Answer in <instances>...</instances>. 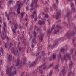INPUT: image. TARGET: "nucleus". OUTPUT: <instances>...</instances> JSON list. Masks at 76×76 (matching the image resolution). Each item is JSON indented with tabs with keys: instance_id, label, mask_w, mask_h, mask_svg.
Masks as SVG:
<instances>
[{
	"instance_id": "f257e3e1",
	"label": "nucleus",
	"mask_w": 76,
	"mask_h": 76,
	"mask_svg": "<svg viewBox=\"0 0 76 76\" xmlns=\"http://www.w3.org/2000/svg\"><path fill=\"white\" fill-rule=\"evenodd\" d=\"M64 57H63V56H62L61 54L60 53L58 55L57 57L58 60H60L61 58L62 63H63L64 60H66V57H68L69 60H70V58H71V57L70 56H69V53H66L65 54H64Z\"/></svg>"
},
{
	"instance_id": "f03ea898",
	"label": "nucleus",
	"mask_w": 76,
	"mask_h": 76,
	"mask_svg": "<svg viewBox=\"0 0 76 76\" xmlns=\"http://www.w3.org/2000/svg\"><path fill=\"white\" fill-rule=\"evenodd\" d=\"M13 68L12 67H11L9 68H7L6 70V73L7 74V75L9 76H14L16 74V71H14L13 73H12L11 71L12 70Z\"/></svg>"
},
{
	"instance_id": "7ed1b4c3",
	"label": "nucleus",
	"mask_w": 76,
	"mask_h": 76,
	"mask_svg": "<svg viewBox=\"0 0 76 76\" xmlns=\"http://www.w3.org/2000/svg\"><path fill=\"white\" fill-rule=\"evenodd\" d=\"M11 51L12 54H14L15 56H16L17 55L19 54V53L18 52V50L17 49H15L14 50V48H12L11 49Z\"/></svg>"
},
{
	"instance_id": "20e7f679",
	"label": "nucleus",
	"mask_w": 76,
	"mask_h": 76,
	"mask_svg": "<svg viewBox=\"0 0 76 76\" xmlns=\"http://www.w3.org/2000/svg\"><path fill=\"white\" fill-rule=\"evenodd\" d=\"M74 34H75V32H74V31H72L71 32L68 31L65 35V36L66 37H72V35H74Z\"/></svg>"
},
{
	"instance_id": "39448f33",
	"label": "nucleus",
	"mask_w": 76,
	"mask_h": 76,
	"mask_svg": "<svg viewBox=\"0 0 76 76\" xmlns=\"http://www.w3.org/2000/svg\"><path fill=\"white\" fill-rule=\"evenodd\" d=\"M23 5V4L21 3H19L17 4V6L18 7V8L17 9V12L18 14H20V8L21 7V6Z\"/></svg>"
},
{
	"instance_id": "423d86ee",
	"label": "nucleus",
	"mask_w": 76,
	"mask_h": 76,
	"mask_svg": "<svg viewBox=\"0 0 76 76\" xmlns=\"http://www.w3.org/2000/svg\"><path fill=\"white\" fill-rule=\"evenodd\" d=\"M21 65H22V63L20 62L19 59L17 58V62L16 64V66H19V68H20L21 67Z\"/></svg>"
},
{
	"instance_id": "0eeeda50",
	"label": "nucleus",
	"mask_w": 76,
	"mask_h": 76,
	"mask_svg": "<svg viewBox=\"0 0 76 76\" xmlns=\"http://www.w3.org/2000/svg\"><path fill=\"white\" fill-rule=\"evenodd\" d=\"M57 41L56 40H55V44L53 45V47L51 46V45H50L48 46V48H53V47L56 48L57 47Z\"/></svg>"
},
{
	"instance_id": "6e6552de",
	"label": "nucleus",
	"mask_w": 76,
	"mask_h": 76,
	"mask_svg": "<svg viewBox=\"0 0 76 76\" xmlns=\"http://www.w3.org/2000/svg\"><path fill=\"white\" fill-rule=\"evenodd\" d=\"M71 7L72 8V12L73 13L75 12H76V9L75 8V6L73 3L71 4Z\"/></svg>"
},
{
	"instance_id": "1a4fd4ad",
	"label": "nucleus",
	"mask_w": 76,
	"mask_h": 76,
	"mask_svg": "<svg viewBox=\"0 0 76 76\" xmlns=\"http://www.w3.org/2000/svg\"><path fill=\"white\" fill-rule=\"evenodd\" d=\"M36 35H37L36 32H35V31H34L33 32V35L34 37H33V39L32 41V42L33 43H35V39H36V38H37L36 37Z\"/></svg>"
},
{
	"instance_id": "9d476101",
	"label": "nucleus",
	"mask_w": 76,
	"mask_h": 76,
	"mask_svg": "<svg viewBox=\"0 0 76 76\" xmlns=\"http://www.w3.org/2000/svg\"><path fill=\"white\" fill-rule=\"evenodd\" d=\"M38 1V0H34V1H33L32 2V3L31 4V7H32V6H33L34 3V4H37V3Z\"/></svg>"
},
{
	"instance_id": "9b49d317",
	"label": "nucleus",
	"mask_w": 76,
	"mask_h": 76,
	"mask_svg": "<svg viewBox=\"0 0 76 76\" xmlns=\"http://www.w3.org/2000/svg\"><path fill=\"white\" fill-rule=\"evenodd\" d=\"M38 23L39 24V25H40L41 26L43 24H44L45 23V22H44V20L42 21H41L39 20V21Z\"/></svg>"
},
{
	"instance_id": "f8f14e48",
	"label": "nucleus",
	"mask_w": 76,
	"mask_h": 76,
	"mask_svg": "<svg viewBox=\"0 0 76 76\" xmlns=\"http://www.w3.org/2000/svg\"><path fill=\"white\" fill-rule=\"evenodd\" d=\"M70 62L69 63V67L70 69H71V68H72V65H73V63L72 61L71 60H70Z\"/></svg>"
},
{
	"instance_id": "ddd939ff",
	"label": "nucleus",
	"mask_w": 76,
	"mask_h": 76,
	"mask_svg": "<svg viewBox=\"0 0 76 76\" xmlns=\"http://www.w3.org/2000/svg\"><path fill=\"white\" fill-rule=\"evenodd\" d=\"M60 16H61L60 13L58 12H57V15L56 17V19H58L59 18H60Z\"/></svg>"
},
{
	"instance_id": "4468645a",
	"label": "nucleus",
	"mask_w": 76,
	"mask_h": 76,
	"mask_svg": "<svg viewBox=\"0 0 76 76\" xmlns=\"http://www.w3.org/2000/svg\"><path fill=\"white\" fill-rule=\"evenodd\" d=\"M42 67H44L43 68V69H45L46 68V65H45V64H43L42 65H41L39 67V69H40V68H42Z\"/></svg>"
},
{
	"instance_id": "2eb2a0df",
	"label": "nucleus",
	"mask_w": 76,
	"mask_h": 76,
	"mask_svg": "<svg viewBox=\"0 0 76 76\" xmlns=\"http://www.w3.org/2000/svg\"><path fill=\"white\" fill-rule=\"evenodd\" d=\"M44 36V34H41V37H39V38L40 40H41V42H42L43 40V36Z\"/></svg>"
},
{
	"instance_id": "dca6fc26",
	"label": "nucleus",
	"mask_w": 76,
	"mask_h": 76,
	"mask_svg": "<svg viewBox=\"0 0 76 76\" xmlns=\"http://www.w3.org/2000/svg\"><path fill=\"white\" fill-rule=\"evenodd\" d=\"M71 21H72V18L71 17L68 18V23H69V27H70V24L69 23L71 22Z\"/></svg>"
},
{
	"instance_id": "f3484780",
	"label": "nucleus",
	"mask_w": 76,
	"mask_h": 76,
	"mask_svg": "<svg viewBox=\"0 0 76 76\" xmlns=\"http://www.w3.org/2000/svg\"><path fill=\"white\" fill-rule=\"evenodd\" d=\"M22 37H20V40H21V41H22L23 39V38H24V35H23V34H24V31H23L22 32Z\"/></svg>"
},
{
	"instance_id": "a211bd4d",
	"label": "nucleus",
	"mask_w": 76,
	"mask_h": 76,
	"mask_svg": "<svg viewBox=\"0 0 76 76\" xmlns=\"http://www.w3.org/2000/svg\"><path fill=\"white\" fill-rule=\"evenodd\" d=\"M61 72L62 73L63 75H65L66 73V72H67V71L65 70V69H62L61 70Z\"/></svg>"
},
{
	"instance_id": "6ab92c4d",
	"label": "nucleus",
	"mask_w": 76,
	"mask_h": 76,
	"mask_svg": "<svg viewBox=\"0 0 76 76\" xmlns=\"http://www.w3.org/2000/svg\"><path fill=\"white\" fill-rule=\"evenodd\" d=\"M43 57L42 58V60L43 61H45V60H46V58H45V57H47V55H46V54H44L43 55Z\"/></svg>"
},
{
	"instance_id": "aec40b11",
	"label": "nucleus",
	"mask_w": 76,
	"mask_h": 76,
	"mask_svg": "<svg viewBox=\"0 0 76 76\" xmlns=\"http://www.w3.org/2000/svg\"><path fill=\"white\" fill-rule=\"evenodd\" d=\"M33 50V48H32L31 47H29L27 51V53H29V50H30V51H31L32 50Z\"/></svg>"
},
{
	"instance_id": "412c9836",
	"label": "nucleus",
	"mask_w": 76,
	"mask_h": 76,
	"mask_svg": "<svg viewBox=\"0 0 76 76\" xmlns=\"http://www.w3.org/2000/svg\"><path fill=\"white\" fill-rule=\"evenodd\" d=\"M56 28H60V29H61V28H63V26H61L59 25H56Z\"/></svg>"
},
{
	"instance_id": "4be33fe9",
	"label": "nucleus",
	"mask_w": 76,
	"mask_h": 76,
	"mask_svg": "<svg viewBox=\"0 0 76 76\" xmlns=\"http://www.w3.org/2000/svg\"><path fill=\"white\" fill-rule=\"evenodd\" d=\"M12 56L10 54L8 57V60L9 61H11L12 60Z\"/></svg>"
},
{
	"instance_id": "5701e85b",
	"label": "nucleus",
	"mask_w": 76,
	"mask_h": 76,
	"mask_svg": "<svg viewBox=\"0 0 76 76\" xmlns=\"http://www.w3.org/2000/svg\"><path fill=\"white\" fill-rule=\"evenodd\" d=\"M70 15V13L69 11H67L66 15V17H69Z\"/></svg>"
},
{
	"instance_id": "b1692460",
	"label": "nucleus",
	"mask_w": 76,
	"mask_h": 76,
	"mask_svg": "<svg viewBox=\"0 0 76 76\" xmlns=\"http://www.w3.org/2000/svg\"><path fill=\"white\" fill-rule=\"evenodd\" d=\"M52 59L53 60H54L55 59H56V55H54V54H53L52 56Z\"/></svg>"
},
{
	"instance_id": "393cba45",
	"label": "nucleus",
	"mask_w": 76,
	"mask_h": 76,
	"mask_svg": "<svg viewBox=\"0 0 76 76\" xmlns=\"http://www.w3.org/2000/svg\"><path fill=\"white\" fill-rule=\"evenodd\" d=\"M23 64H25L26 63V59L25 57L23 58Z\"/></svg>"
},
{
	"instance_id": "a878e982",
	"label": "nucleus",
	"mask_w": 76,
	"mask_h": 76,
	"mask_svg": "<svg viewBox=\"0 0 76 76\" xmlns=\"http://www.w3.org/2000/svg\"><path fill=\"white\" fill-rule=\"evenodd\" d=\"M38 70V69H36L35 71H33L32 73H33V74H37V70Z\"/></svg>"
},
{
	"instance_id": "bb28decb",
	"label": "nucleus",
	"mask_w": 76,
	"mask_h": 76,
	"mask_svg": "<svg viewBox=\"0 0 76 76\" xmlns=\"http://www.w3.org/2000/svg\"><path fill=\"white\" fill-rule=\"evenodd\" d=\"M53 7H54V8H55L56 11H57V10H58V8L56 6L55 4H53Z\"/></svg>"
},
{
	"instance_id": "cd10ccee",
	"label": "nucleus",
	"mask_w": 76,
	"mask_h": 76,
	"mask_svg": "<svg viewBox=\"0 0 76 76\" xmlns=\"http://www.w3.org/2000/svg\"><path fill=\"white\" fill-rule=\"evenodd\" d=\"M13 0L9 1H8V4H9V6H10V4H11L12 3H13Z\"/></svg>"
},
{
	"instance_id": "c85d7f7f",
	"label": "nucleus",
	"mask_w": 76,
	"mask_h": 76,
	"mask_svg": "<svg viewBox=\"0 0 76 76\" xmlns=\"http://www.w3.org/2000/svg\"><path fill=\"white\" fill-rule=\"evenodd\" d=\"M5 14H6V16H7V17L8 19V20H9V19H10V18H9V15H7V12H5Z\"/></svg>"
},
{
	"instance_id": "c756f323",
	"label": "nucleus",
	"mask_w": 76,
	"mask_h": 76,
	"mask_svg": "<svg viewBox=\"0 0 76 76\" xmlns=\"http://www.w3.org/2000/svg\"><path fill=\"white\" fill-rule=\"evenodd\" d=\"M4 46L5 48H7V43H6L4 44Z\"/></svg>"
},
{
	"instance_id": "7c9ffc66",
	"label": "nucleus",
	"mask_w": 76,
	"mask_h": 76,
	"mask_svg": "<svg viewBox=\"0 0 76 76\" xmlns=\"http://www.w3.org/2000/svg\"><path fill=\"white\" fill-rule=\"evenodd\" d=\"M59 32V30H58L57 31H56L55 30L54 31V34H57V32Z\"/></svg>"
},
{
	"instance_id": "2f4dec72",
	"label": "nucleus",
	"mask_w": 76,
	"mask_h": 76,
	"mask_svg": "<svg viewBox=\"0 0 76 76\" xmlns=\"http://www.w3.org/2000/svg\"><path fill=\"white\" fill-rule=\"evenodd\" d=\"M14 26L15 27V29H17V24H14Z\"/></svg>"
},
{
	"instance_id": "473e14b6",
	"label": "nucleus",
	"mask_w": 76,
	"mask_h": 76,
	"mask_svg": "<svg viewBox=\"0 0 76 76\" xmlns=\"http://www.w3.org/2000/svg\"><path fill=\"white\" fill-rule=\"evenodd\" d=\"M23 43H25V44L26 43V39H24L23 40V41L22 42V44H23Z\"/></svg>"
},
{
	"instance_id": "72a5a7b5",
	"label": "nucleus",
	"mask_w": 76,
	"mask_h": 76,
	"mask_svg": "<svg viewBox=\"0 0 76 76\" xmlns=\"http://www.w3.org/2000/svg\"><path fill=\"white\" fill-rule=\"evenodd\" d=\"M1 53L2 54H4V53L3 52L4 50H3V48L2 47H1Z\"/></svg>"
},
{
	"instance_id": "f704fd0d",
	"label": "nucleus",
	"mask_w": 76,
	"mask_h": 76,
	"mask_svg": "<svg viewBox=\"0 0 76 76\" xmlns=\"http://www.w3.org/2000/svg\"><path fill=\"white\" fill-rule=\"evenodd\" d=\"M25 20L26 21H28V16H27V14H26Z\"/></svg>"
},
{
	"instance_id": "c9c22d12",
	"label": "nucleus",
	"mask_w": 76,
	"mask_h": 76,
	"mask_svg": "<svg viewBox=\"0 0 76 76\" xmlns=\"http://www.w3.org/2000/svg\"><path fill=\"white\" fill-rule=\"evenodd\" d=\"M65 50H66V49H64V48H63L61 49V52H62V51H65Z\"/></svg>"
},
{
	"instance_id": "e433bc0d",
	"label": "nucleus",
	"mask_w": 76,
	"mask_h": 76,
	"mask_svg": "<svg viewBox=\"0 0 76 76\" xmlns=\"http://www.w3.org/2000/svg\"><path fill=\"white\" fill-rule=\"evenodd\" d=\"M54 27H55V25L54 24L52 26V28H51V30L52 31L53 29L54 28Z\"/></svg>"
},
{
	"instance_id": "4c0bfd02",
	"label": "nucleus",
	"mask_w": 76,
	"mask_h": 76,
	"mask_svg": "<svg viewBox=\"0 0 76 76\" xmlns=\"http://www.w3.org/2000/svg\"><path fill=\"white\" fill-rule=\"evenodd\" d=\"M75 39H76V38H74V39H73V42L74 44V45H75Z\"/></svg>"
},
{
	"instance_id": "58836bf2",
	"label": "nucleus",
	"mask_w": 76,
	"mask_h": 76,
	"mask_svg": "<svg viewBox=\"0 0 76 76\" xmlns=\"http://www.w3.org/2000/svg\"><path fill=\"white\" fill-rule=\"evenodd\" d=\"M34 66V64H31L29 65V67H32Z\"/></svg>"
},
{
	"instance_id": "ea45409f",
	"label": "nucleus",
	"mask_w": 76,
	"mask_h": 76,
	"mask_svg": "<svg viewBox=\"0 0 76 76\" xmlns=\"http://www.w3.org/2000/svg\"><path fill=\"white\" fill-rule=\"evenodd\" d=\"M58 66H59L58 64L57 65H56L55 67V69H57V68H58Z\"/></svg>"
},
{
	"instance_id": "a19ab883",
	"label": "nucleus",
	"mask_w": 76,
	"mask_h": 76,
	"mask_svg": "<svg viewBox=\"0 0 76 76\" xmlns=\"http://www.w3.org/2000/svg\"><path fill=\"white\" fill-rule=\"evenodd\" d=\"M38 61V59H37L33 62V64H35V63H36L37 62V61Z\"/></svg>"
},
{
	"instance_id": "79ce46f5",
	"label": "nucleus",
	"mask_w": 76,
	"mask_h": 76,
	"mask_svg": "<svg viewBox=\"0 0 76 76\" xmlns=\"http://www.w3.org/2000/svg\"><path fill=\"white\" fill-rule=\"evenodd\" d=\"M3 24H4V27H6V23L5 22H4L3 23Z\"/></svg>"
},
{
	"instance_id": "37998d69",
	"label": "nucleus",
	"mask_w": 76,
	"mask_h": 76,
	"mask_svg": "<svg viewBox=\"0 0 76 76\" xmlns=\"http://www.w3.org/2000/svg\"><path fill=\"white\" fill-rule=\"evenodd\" d=\"M52 72H53L52 71H50V72L49 74V76H51V75H52Z\"/></svg>"
},
{
	"instance_id": "c03bdc74",
	"label": "nucleus",
	"mask_w": 76,
	"mask_h": 76,
	"mask_svg": "<svg viewBox=\"0 0 76 76\" xmlns=\"http://www.w3.org/2000/svg\"><path fill=\"white\" fill-rule=\"evenodd\" d=\"M19 29L21 30V29H22V26H21L20 24L19 26Z\"/></svg>"
},
{
	"instance_id": "a18cd8bd",
	"label": "nucleus",
	"mask_w": 76,
	"mask_h": 76,
	"mask_svg": "<svg viewBox=\"0 0 76 76\" xmlns=\"http://www.w3.org/2000/svg\"><path fill=\"white\" fill-rule=\"evenodd\" d=\"M50 29H49V30H48L47 31V33L48 34H49L51 32V31H50Z\"/></svg>"
},
{
	"instance_id": "49530a36",
	"label": "nucleus",
	"mask_w": 76,
	"mask_h": 76,
	"mask_svg": "<svg viewBox=\"0 0 76 76\" xmlns=\"http://www.w3.org/2000/svg\"><path fill=\"white\" fill-rule=\"evenodd\" d=\"M25 13V12H23L22 13V12L21 13V18H23V16H24V14Z\"/></svg>"
},
{
	"instance_id": "de8ad7c7",
	"label": "nucleus",
	"mask_w": 76,
	"mask_h": 76,
	"mask_svg": "<svg viewBox=\"0 0 76 76\" xmlns=\"http://www.w3.org/2000/svg\"><path fill=\"white\" fill-rule=\"evenodd\" d=\"M53 64L51 63L49 67L50 68L51 67H53Z\"/></svg>"
},
{
	"instance_id": "09e8293b",
	"label": "nucleus",
	"mask_w": 76,
	"mask_h": 76,
	"mask_svg": "<svg viewBox=\"0 0 76 76\" xmlns=\"http://www.w3.org/2000/svg\"><path fill=\"white\" fill-rule=\"evenodd\" d=\"M12 45H13V44H12V43H11V42L10 43V47H12Z\"/></svg>"
},
{
	"instance_id": "8fccbe9b",
	"label": "nucleus",
	"mask_w": 76,
	"mask_h": 76,
	"mask_svg": "<svg viewBox=\"0 0 76 76\" xmlns=\"http://www.w3.org/2000/svg\"><path fill=\"white\" fill-rule=\"evenodd\" d=\"M45 18H47L48 17V15L47 14H45Z\"/></svg>"
},
{
	"instance_id": "3c124183",
	"label": "nucleus",
	"mask_w": 76,
	"mask_h": 76,
	"mask_svg": "<svg viewBox=\"0 0 76 76\" xmlns=\"http://www.w3.org/2000/svg\"><path fill=\"white\" fill-rule=\"evenodd\" d=\"M32 35H31L30 36V39H29L30 41H31V39H32Z\"/></svg>"
},
{
	"instance_id": "603ef678",
	"label": "nucleus",
	"mask_w": 76,
	"mask_h": 76,
	"mask_svg": "<svg viewBox=\"0 0 76 76\" xmlns=\"http://www.w3.org/2000/svg\"><path fill=\"white\" fill-rule=\"evenodd\" d=\"M62 72H60L59 74V76H61V74H62Z\"/></svg>"
},
{
	"instance_id": "864d4df0",
	"label": "nucleus",
	"mask_w": 76,
	"mask_h": 76,
	"mask_svg": "<svg viewBox=\"0 0 76 76\" xmlns=\"http://www.w3.org/2000/svg\"><path fill=\"white\" fill-rule=\"evenodd\" d=\"M26 10L28 11L29 10V7L27 6L26 8Z\"/></svg>"
},
{
	"instance_id": "5fc2aeb1",
	"label": "nucleus",
	"mask_w": 76,
	"mask_h": 76,
	"mask_svg": "<svg viewBox=\"0 0 76 76\" xmlns=\"http://www.w3.org/2000/svg\"><path fill=\"white\" fill-rule=\"evenodd\" d=\"M43 30H44V31H46V27L45 26H44V27Z\"/></svg>"
},
{
	"instance_id": "6e6d98bb",
	"label": "nucleus",
	"mask_w": 76,
	"mask_h": 76,
	"mask_svg": "<svg viewBox=\"0 0 76 76\" xmlns=\"http://www.w3.org/2000/svg\"><path fill=\"white\" fill-rule=\"evenodd\" d=\"M22 49H23V48H19V51H21V50H22Z\"/></svg>"
},
{
	"instance_id": "4d7b16f0",
	"label": "nucleus",
	"mask_w": 76,
	"mask_h": 76,
	"mask_svg": "<svg viewBox=\"0 0 76 76\" xmlns=\"http://www.w3.org/2000/svg\"><path fill=\"white\" fill-rule=\"evenodd\" d=\"M39 71L42 74V73H43V72H42V70H39Z\"/></svg>"
},
{
	"instance_id": "13d9d810",
	"label": "nucleus",
	"mask_w": 76,
	"mask_h": 76,
	"mask_svg": "<svg viewBox=\"0 0 76 76\" xmlns=\"http://www.w3.org/2000/svg\"><path fill=\"white\" fill-rule=\"evenodd\" d=\"M34 21L36 22L37 21V16H35L34 18Z\"/></svg>"
},
{
	"instance_id": "bf43d9fd",
	"label": "nucleus",
	"mask_w": 76,
	"mask_h": 76,
	"mask_svg": "<svg viewBox=\"0 0 76 76\" xmlns=\"http://www.w3.org/2000/svg\"><path fill=\"white\" fill-rule=\"evenodd\" d=\"M4 72L3 71H2L1 74V75H4Z\"/></svg>"
},
{
	"instance_id": "052dcab7",
	"label": "nucleus",
	"mask_w": 76,
	"mask_h": 76,
	"mask_svg": "<svg viewBox=\"0 0 76 76\" xmlns=\"http://www.w3.org/2000/svg\"><path fill=\"white\" fill-rule=\"evenodd\" d=\"M32 48H34V45L33 44H32V45H31Z\"/></svg>"
},
{
	"instance_id": "680f3d73",
	"label": "nucleus",
	"mask_w": 76,
	"mask_h": 76,
	"mask_svg": "<svg viewBox=\"0 0 76 76\" xmlns=\"http://www.w3.org/2000/svg\"><path fill=\"white\" fill-rule=\"evenodd\" d=\"M3 28L4 31H6V30L5 29V27H4Z\"/></svg>"
},
{
	"instance_id": "e2e57ef3",
	"label": "nucleus",
	"mask_w": 76,
	"mask_h": 76,
	"mask_svg": "<svg viewBox=\"0 0 76 76\" xmlns=\"http://www.w3.org/2000/svg\"><path fill=\"white\" fill-rule=\"evenodd\" d=\"M13 32V33H15V29H13L12 30Z\"/></svg>"
},
{
	"instance_id": "0e129e2a",
	"label": "nucleus",
	"mask_w": 76,
	"mask_h": 76,
	"mask_svg": "<svg viewBox=\"0 0 76 76\" xmlns=\"http://www.w3.org/2000/svg\"><path fill=\"white\" fill-rule=\"evenodd\" d=\"M28 22H26V23L25 26H28Z\"/></svg>"
},
{
	"instance_id": "69168bd1",
	"label": "nucleus",
	"mask_w": 76,
	"mask_h": 76,
	"mask_svg": "<svg viewBox=\"0 0 76 76\" xmlns=\"http://www.w3.org/2000/svg\"><path fill=\"white\" fill-rule=\"evenodd\" d=\"M47 21H48V23H49V24H50V20H47Z\"/></svg>"
},
{
	"instance_id": "338daca9",
	"label": "nucleus",
	"mask_w": 76,
	"mask_h": 76,
	"mask_svg": "<svg viewBox=\"0 0 76 76\" xmlns=\"http://www.w3.org/2000/svg\"><path fill=\"white\" fill-rule=\"evenodd\" d=\"M45 10L46 11H47V12H48V9L47 8H46L45 9Z\"/></svg>"
},
{
	"instance_id": "774afa93",
	"label": "nucleus",
	"mask_w": 76,
	"mask_h": 76,
	"mask_svg": "<svg viewBox=\"0 0 76 76\" xmlns=\"http://www.w3.org/2000/svg\"><path fill=\"white\" fill-rule=\"evenodd\" d=\"M40 53V52H39L38 53H37V54H36V56H38L39 55V54Z\"/></svg>"
}]
</instances>
